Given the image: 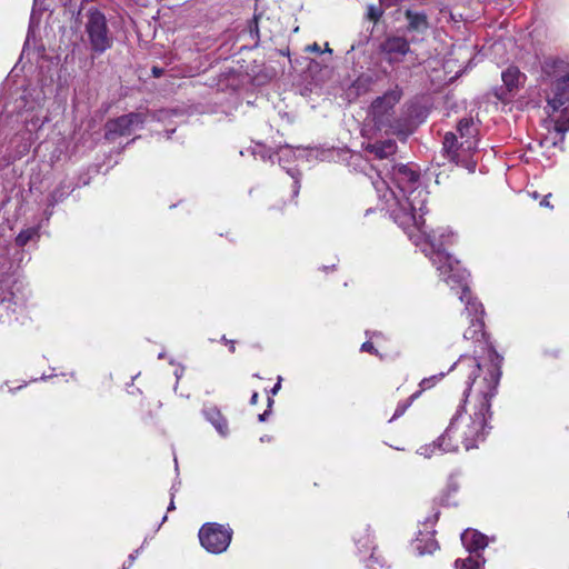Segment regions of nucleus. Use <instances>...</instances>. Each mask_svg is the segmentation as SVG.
<instances>
[{"label": "nucleus", "mask_w": 569, "mask_h": 569, "mask_svg": "<svg viewBox=\"0 0 569 569\" xmlns=\"http://www.w3.org/2000/svg\"><path fill=\"white\" fill-rule=\"evenodd\" d=\"M495 359L482 379L483 387L478 389L480 399L472 415L465 416L458 410L445 433L438 439V447L445 452L457 451L460 447L470 450L483 441L488 429V419L491 417L490 400L496 395L500 380L501 358L492 351Z\"/></svg>", "instance_id": "f257e3e1"}, {"label": "nucleus", "mask_w": 569, "mask_h": 569, "mask_svg": "<svg viewBox=\"0 0 569 569\" xmlns=\"http://www.w3.org/2000/svg\"><path fill=\"white\" fill-rule=\"evenodd\" d=\"M423 252L430 258L432 264L437 268L440 277L451 288L461 287L462 292L460 300L467 303L466 310L468 311V315L475 316V319H471L470 327L465 331L463 337L468 340L479 341L485 336L483 322L478 317L482 313V306L479 302L471 300L469 288L467 286V271L460 268L458 260L442 249V242H438L435 238L430 239L429 243L423 249Z\"/></svg>", "instance_id": "f03ea898"}, {"label": "nucleus", "mask_w": 569, "mask_h": 569, "mask_svg": "<svg viewBox=\"0 0 569 569\" xmlns=\"http://www.w3.org/2000/svg\"><path fill=\"white\" fill-rule=\"evenodd\" d=\"M392 179L405 200L392 211L393 220L403 229L415 226L421 228L423 214L427 212L428 192L418 186L419 173L406 164L395 166Z\"/></svg>", "instance_id": "7ed1b4c3"}, {"label": "nucleus", "mask_w": 569, "mask_h": 569, "mask_svg": "<svg viewBox=\"0 0 569 569\" xmlns=\"http://www.w3.org/2000/svg\"><path fill=\"white\" fill-rule=\"evenodd\" d=\"M402 94V89L395 86L391 90L377 97L368 109V117L376 130L405 139L408 137L409 130L400 119L395 117V107L401 100Z\"/></svg>", "instance_id": "20e7f679"}, {"label": "nucleus", "mask_w": 569, "mask_h": 569, "mask_svg": "<svg viewBox=\"0 0 569 569\" xmlns=\"http://www.w3.org/2000/svg\"><path fill=\"white\" fill-rule=\"evenodd\" d=\"M84 29L93 52L101 54L112 47L113 39L106 16L101 11L97 9L88 10Z\"/></svg>", "instance_id": "39448f33"}, {"label": "nucleus", "mask_w": 569, "mask_h": 569, "mask_svg": "<svg viewBox=\"0 0 569 569\" xmlns=\"http://www.w3.org/2000/svg\"><path fill=\"white\" fill-rule=\"evenodd\" d=\"M559 111L558 117L552 118L549 113L548 119L545 120L548 133L541 139L540 144L563 150L565 134L569 131V108L563 107Z\"/></svg>", "instance_id": "423d86ee"}, {"label": "nucleus", "mask_w": 569, "mask_h": 569, "mask_svg": "<svg viewBox=\"0 0 569 569\" xmlns=\"http://www.w3.org/2000/svg\"><path fill=\"white\" fill-rule=\"evenodd\" d=\"M232 531L221 525H204L199 531V539L204 549L212 553L224 551L231 541Z\"/></svg>", "instance_id": "0eeeda50"}, {"label": "nucleus", "mask_w": 569, "mask_h": 569, "mask_svg": "<svg viewBox=\"0 0 569 569\" xmlns=\"http://www.w3.org/2000/svg\"><path fill=\"white\" fill-rule=\"evenodd\" d=\"M146 116L141 112H130L106 123L104 138L114 141L119 137L130 136L136 129L141 128Z\"/></svg>", "instance_id": "6e6552de"}, {"label": "nucleus", "mask_w": 569, "mask_h": 569, "mask_svg": "<svg viewBox=\"0 0 569 569\" xmlns=\"http://www.w3.org/2000/svg\"><path fill=\"white\" fill-rule=\"evenodd\" d=\"M569 101V74L557 79L547 96V107L555 113Z\"/></svg>", "instance_id": "1a4fd4ad"}, {"label": "nucleus", "mask_w": 569, "mask_h": 569, "mask_svg": "<svg viewBox=\"0 0 569 569\" xmlns=\"http://www.w3.org/2000/svg\"><path fill=\"white\" fill-rule=\"evenodd\" d=\"M409 50V42L402 37H388L380 44L381 53L386 56V60L390 63L401 61Z\"/></svg>", "instance_id": "9d476101"}, {"label": "nucleus", "mask_w": 569, "mask_h": 569, "mask_svg": "<svg viewBox=\"0 0 569 569\" xmlns=\"http://www.w3.org/2000/svg\"><path fill=\"white\" fill-rule=\"evenodd\" d=\"M457 131L459 132V136L461 139H465L460 142V147L463 148L466 144V149L468 152H471L476 150L477 148V140H476V132L477 129L475 128L473 120L471 118H463L458 122Z\"/></svg>", "instance_id": "9b49d317"}, {"label": "nucleus", "mask_w": 569, "mask_h": 569, "mask_svg": "<svg viewBox=\"0 0 569 569\" xmlns=\"http://www.w3.org/2000/svg\"><path fill=\"white\" fill-rule=\"evenodd\" d=\"M456 368L467 372L466 389L463 391V397L466 400L469 396L471 386L476 382V379L481 371V366L475 358H462L456 365Z\"/></svg>", "instance_id": "f8f14e48"}, {"label": "nucleus", "mask_w": 569, "mask_h": 569, "mask_svg": "<svg viewBox=\"0 0 569 569\" xmlns=\"http://www.w3.org/2000/svg\"><path fill=\"white\" fill-rule=\"evenodd\" d=\"M443 151L448 158L456 163L461 161V153L468 152L466 146L463 148L458 143V138L452 132H447L443 138Z\"/></svg>", "instance_id": "ddd939ff"}, {"label": "nucleus", "mask_w": 569, "mask_h": 569, "mask_svg": "<svg viewBox=\"0 0 569 569\" xmlns=\"http://www.w3.org/2000/svg\"><path fill=\"white\" fill-rule=\"evenodd\" d=\"M461 541L470 552H476V555L487 546L486 536L476 530H466L461 535Z\"/></svg>", "instance_id": "4468645a"}, {"label": "nucleus", "mask_w": 569, "mask_h": 569, "mask_svg": "<svg viewBox=\"0 0 569 569\" xmlns=\"http://www.w3.org/2000/svg\"><path fill=\"white\" fill-rule=\"evenodd\" d=\"M405 17L408 20V29L416 32H425L429 29L428 17L425 12L406 10Z\"/></svg>", "instance_id": "2eb2a0df"}, {"label": "nucleus", "mask_w": 569, "mask_h": 569, "mask_svg": "<svg viewBox=\"0 0 569 569\" xmlns=\"http://www.w3.org/2000/svg\"><path fill=\"white\" fill-rule=\"evenodd\" d=\"M501 78L506 89L511 92L519 88L520 83L525 81L526 76L517 67H509L502 72Z\"/></svg>", "instance_id": "dca6fc26"}, {"label": "nucleus", "mask_w": 569, "mask_h": 569, "mask_svg": "<svg viewBox=\"0 0 569 569\" xmlns=\"http://www.w3.org/2000/svg\"><path fill=\"white\" fill-rule=\"evenodd\" d=\"M366 150L375 153L378 158L383 159L392 156L397 150V144L393 140H385L376 143L368 144Z\"/></svg>", "instance_id": "f3484780"}, {"label": "nucleus", "mask_w": 569, "mask_h": 569, "mask_svg": "<svg viewBox=\"0 0 569 569\" xmlns=\"http://www.w3.org/2000/svg\"><path fill=\"white\" fill-rule=\"evenodd\" d=\"M206 415L208 420L214 426L220 435L226 436L228 433V422L220 411L217 409H210L206 411Z\"/></svg>", "instance_id": "a211bd4d"}, {"label": "nucleus", "mask_w": 569, "mask_h": 569, "mask_svg": "<svg viewBox=\"0 0 569 569\" xmlns=\"http://www.w3.org/2000/svg\"><path fill=\"white\" fill-rule=\"evenodd\" d=\"M483 563H485V560L481 559L479 553H477L475 556H469L466 559L456 560V568L457 569H481Z\"/></svg>", "instance_id": "6ab92c4d"}, {"label": "nucleus", "mask_w": 569, "mask_h": 569, "mask_svg": "<svg viewBox=\"0 0 569 569\" xmlns=\"http://www.w3.org/2000/svg\"><path fill=\"white\" fill-rule=\"evenodd\" d=\"M439 548L438 542L431 538L428 537L426 540H419L417 542L416 549L420 556L423 555H431Z\"/></svg>", "instance_id": "aec40b11"}, {"label": "nucleus", "mask_w": 569, "mask_h": 569, "mask_svg": "<svg viewBox=\"0 0 569 569\" xmlns=\"http://www.w3.org/2000/svg\"><path fill=\"white\" fill-rule=\"evenodd\" d=\"M34 238H39V229L38 228L33 227V228H28V229L21 230L16 238V244L18 247H24L29 241H31Z\"/></svg>", "instance_id": "412c9836"}, {"label": "nucleus", "mask_w": 569, "mask_h": 569, "mask_svg": "<svg viewBox=\"0 0 569 569\" xmlns=\"http://www.w3.org/2000/svg\"><path fill=\"white\" fill-rule=\"evenodd\" d=\"M443 375H439V376H431L429 378H425L421 380V382L419 383V387H420V390L417 391L416 393H418V396L427 390V389H430L431 387H433L439 380L440 378L442 377Z\"/></svg>", "instance_id": "4be33fe9"}, {"label": "nucleus", "mask_w": 569, "mask_h": 569, "mask_svg": "<svg viewBox=\"0 0 569 569\" xmlns=\"http://www.w3.org/2000/svg\"><path fill=\"white\" fill-rule=\"evenodd\" d=\"M382 13L383 11L381 10V8L375 4H370L367 8V17L369 20L373 22H377L381 18Z\"/></svg>", "instance_id": "5701e85b"}, {"label": "nucleus", "mask_w": 569, "mask_h": 569, "mask_svg": "<svg viewBox=\"0 0 569 569\" xmlns=\"http://www.w3.org/2000/svg\"><path fill=\"white\" fill-rule=\"evenodd\" d=\"M418 398V393H413L409 400L405 403H400L398 405L396 411H395V415H393V418H398L400 416L403 415V412L410 407V405L412 403V401Z\"/></svg>", "instance_id": "b1692460"}, {"label": "nucleus", "mask_w": 569, "mask_h": 569, "mask_svg": "<svg viewBox=\"0 0 569 569\" xmlns=\"http://www.w3.org/2000/svg\"><path fill=\"white\" fill-rule=\"evenodd\" d=\"M249 31L252 38L259 39V26H258V17L254 16L253 20L250 22Z\"/></svg>", "instance_id": "393cba45"}, {"label": "nucleus", "mask_w": 569, "mask_h": 569, "mask_svg": "<svg viewBox=\"0 0 569 569\" xmlns=\"http://www.w3.org/2000/svg\"><path fill=\"white\" fill-rule=\"evenodd\" d=\"M361 351L370 352V353H375V355L378 353L377 349L375 348V346L370 341H366V342L362 343Z\"/></svg>", "instance_id": "a878e982"}, {"label": "nucleus", "mask_w": 569, "mask_h": 569, "mask_svg": "<svg viewBox=\"0 0 569 569\" xmlns=\"http://www.w3.org/2000/svg\"><path fill=\"white\" fill-rule=\"evenodd\" d=\"M307 51L309 52H317V53H320L321 52V49H320V46L318 43H312V44H309L307 48H306Z\"/></svg>", "instance_id": "bb28decb"}, {"label": "nucleus", "mask_w": 569, "mask_h": 569, "mask_svg": "<svg viewBox=\"0 0 569 569\" xmlns=\"http://www.w3.org/2000/svg\"><path fill=\"white\" fill-rule=\"evenodd\" d=\"M222 341H223L227 346H230V351H231V352H234L236 347H234V341H233V340H228V339L223 336V337H222Z\"/></svg>", "instance_id": "cd10ccee"}, {"label": "nucleus", "mask_w": 569, "mask_h": 569, "mask_svg": "<svg viewBox=\"0 0 569 569\" xmlns=\"http://www.w3.org/2000/svg\"><path fill=\"white\" fill-rule=\"evenodd\" d=\"M550 196H551V194L549 193V194H547V196L542 199V201L540 202V204H541L542 207H549V208H551V204H550V202H549V197H550Z\"/></svg>", "instance_id": "c85d7f7f"}, {"label": "nucleus", "mask_w": 569, "mask_h": 569, "mask_svg": "<svg viewBox=\"0 0 569 569\" xmlns=\"http://www.w3.org/2000/svg\"><path fill=\"white\" fill-rule=\"evenodd\" d=\"M258 397H259V396H258V393H257V392H254V393L251 396V399H250L251 405H256V403H257V401H258Z\"/></svg>", "instance_id": "c756f323"}, {"label": "nucleus", "mask_w": 569, "mask_h": 569, "mask_svg": "<svg viewBox=\"0 0 569 569\" xmlns=\"http://www.w3.org/2000/svg\"><path fill=\"white\" fill-rule=\"evenodd\" d=\"M280 388V380L278 381V383L272 388V393L276 395L278 392Z\"/></svg>", "instance_id": "7c9ffc66"}, {"label": "nucleus", "mask_w": 569, "mask_h": 569, "mask_svg": "<svg viewBox=\"0 0 569 569\" xmlns=\"http://www.w3.org/2000/svg\"><path fill=\"white\" fill-rule=\"evenodd\" d=\"M267 415H268V412H267V411H266V412H263V413H261V415H259V420H260V421H264V420H266Z\"/></svg>", "instance_id": "2f4dec72"}, {"label": "nucleus", "mask_w": 569, "mask_h": 569, "mask_svg": "<svg viewBox=\"0 0 569 569\" xmlns=\"http://www.w3.org/2000/svg\"><path fill=\"white\" fill-rule=\"evenodd\" d=\"M153 73H154L156 76H159V74L161 73V71H160V70H158L157 68H153Z\"/></svg>", "instance_id": "473e14b6"}, {"label": "nucleus", "mask_w": 569, "mask_h": 569, "mask_svg": "<svg viewBox=\"0 0 569 569\" xmlns=\"http://www.w3.org/2000/svg\"><path fill=\"white\" fill-rule=\"evenodd\" d=\"M172 509H174V505H173V501L171 500L170 506L168 507V510H172Z\"/></svg>", "instance_id": "72a5a7b5"}, {"label": "nucleus", "mask_w": 569, "mask_h": 569, "mask_svg": "<svg viewBox=\"0 0 569 569\" xmlns=\"http://www.w3.org/2000/svg\"><path fill=\"white\" fill-rule=\"evenodd\" d=\"M326 51H327V52H331V49L329 48V44H328V43H326Z\"/></svg>", "instance_id": "f704fd0d"}]
</instances>
